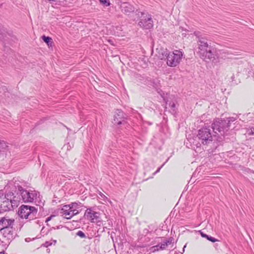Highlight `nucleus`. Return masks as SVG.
<instances>
[{
	"label": "nucleus",
	"instance_id": "nucleus-7",
	"mask_svg": "<svg viewBox=\"0 0 254 254\" xmlns=\"http://www.w3.org/2000/svg\"><path fill=\"white\" fill-rule=\"evenodd\" d=\"M18 190L21 196L22 199L24 202H32L36 199L38 192L35 190H27L24 189L21 186H18Z\"/></svg>",
	"mask_w": 254,
	"mask_h": 254
},
{
	"label": "nucleus",
	"instance_id": "nucleus-30",
	"mask_svg": "<svg viewBox=\"0 0 254 254\" xmlns=\"http://www.w3.org/2000/svg\"><path fill=\"white\" fill-rule=\"evenodd\" d=\"M186 246H184V248H183V251H184V249L186 248Z\"/></svg>",
	"mask_w": 254,
	"mask_h": 254
},
{
	"label": "nucleus",
	"instance_id": "nucleus-5",
	"mask_svg": "<svg viewBox=\"0 0 254 254\" xmlns=\"http://www.w3.org/2000/svg\"><path fill=\"white\" fill-rule=\"evenodd\" d=\"M183 54L180 50H174L173 52H169L166 59L167 64L170 67L177 66L181 62Z\"/></svg>",
	"mask_w": 254,
	"mask_h": 254
},
{
	"label": "nucleus",
	"instance_id": "nucleus-28",
	"mask_svg": "<svg viewBox=\"0 0 254 254\" xmlns=\"http://www.w3.org/2000/svg\"><path fill=\"white\" fill-rule=\"evenodd\" d=\"M51 217H48V218L47 219V221H48L50 220H51Z\"/></svg>",
	"mask_w": 254,
	"mask_h": 254
},
{
	"label": "nucleus",
	"instance_id": "nucleus-16",
	"mask_svg": "<svg viewBox=\"0 0 254 254\" xmlns=\"http://www.w3.org/2000/svg\"><path fill=\"white\" fill-rule=\"evenodd\" d=\"M8 147L4 141L0 139V159H3L6 157Z\"/></svg>",
	"mask_w": 254,
	"mask_h": 254
},
{
	"label": "nucleus",
	"instance_id": "nucleus-26",
	"mask_svg": "<svg viewBox=\"0 0 254 254\" xmlns=\"http://www.w3.org/2000/svg\"><path fill=\"white\" fill-rule=\"evenodd\" d=\"M51 245V244H49V242H47L45 243V244H44V246L46 247H47L48 246H50Z\"/></svg>",
	"mask_w": 254,
	"mask_h": 254
},
{
	"label": "nucleus",
	"instance_id": "nucleus-23",
	"mask_svg": "<svg viewBox=\"0 0 254 254\" xmlns=\"http://www.w3.org/2000/svg\"><path fill=\"white\" fill-rule=\"evenodd\" d=\"M159 246H160V244H158V245H156V246H155L154 247H153L152 248V252H155V251H159V250H161V249H159Z\"/></svg>",
	"mask_w": 254,
	"mask_h": 254
},
{
	"label": "nucleus",
	"instance_id": "nucleus-2",
	"mask_svg": "<svg viewBox=\"0 0 254 254\" xmlns=\"http://www.w3.org/2000/svg\"><path fill=\"white\" fill-rule=\"evenodd\" d=\"M234 121V118H228L226 120L217 119L212 124V127L215 133H219L222 135L228 130L230 122Z\"/></svg>",
	"mask_w": 254,
	"mask_h": 254
},
{
	"label": "nucleus",
	"instance_id": "nucleus-1",
	"mask_svg": "<svg viewBox=\"0 0 254 254\" xmlns=\"http://www.w3.org/2000/svg\"><path fill=\"white\" fill-rule=\"evenodd\" d=\"M194 34L197 37V52L200 58L202 60H211L214 58V54L212 47L208 43V40L205 37L200 35L199 32H194Z\"/></svg>",
	"mask_w": 254,
	"mask_h": 254
},
{
	"label": "nucleus",
	"instance_id": "nucleus-22",
	"mask_svg": "<svg viewBox=\"0 0 254 254\" xmlns=\"http://www.w3.org/2000/svg\"><path fill=\"white\" fill-rule=\"evenodd\" d=\"M76 235L82 238L86 237L85 234L81 231H79L77 232Z\"/></svg>",
	"mask_w": 254,
	"mask_h": 254
},
{
	"label": "nucleus",
	"instance_id": "nucleus-27",
	"mask_svg": "<svg viewBox=\"0 0 254 254\" xmlns=\"http://www.w3.org/2000/svg\"><path fill=\"white\" fill-rule=\"evenodd\" d=\"M160 169H161V167H160V168H159L157 169V170L155 172V174L157 173L158 172H159L160 171Z\"/></svg>",
	"mask_w": 254,
	"mask_h": 254
},
{
	"label": "nucleus",
	"instance_id": "nucleus-29",
	"mask_svg": "<svg viewBox=\"0 0 254 254\" xmlns=\"http://www.w3.org/2000/svg\"><path fill=\"white\" fill-rule=\"evenodd\" d=\"M100 195H101V196H102V197H103V196L105 197V196L103 194H100Z\"/></svg>",
	"mask_w": 254,
	"mask_h": 254
},
{
	"label": "nucleus",
	"instance_id": "nucleus-25",
	"mask_svg": "<svg viewBox=\"0 0 254 254\" xmlns=\"http://www.w3.org/2000/svg\"><path fill=\"white\" fill-rule=\"evenodd\" d=\"M200 234H201V236H202V237H204V238H207L208 235H207L206 234H205L203 233H202V232H200Z\"/></svg>",
	"mask_w": 254,
	"mask_h": 254
},
{
	"label": "nucleus",
	"instance_id": "nucleus-11",
	"mask_svg": "<svg viewBox=\"0 0 254 254\" xmlns=\"http://www.w3.org/2000/svg\"><path fill=\"white\" fill-rule=\"evenodd\" d=\"M125 115L121 110H117L114 115V123L118 125L126 123Z\"/></svg>",
	"mask_w": 254,
	"mask_h": 254
},
{
	"label": "nucleus",
	"instance_id": "nucleus-32",
	"mask_svg": "<svg viewBox=\"0 0 254 254\" xmlns=\"http://www.w3.org/2000/svg\"><path fill=\"white\" fill-rule=\"evenodd\" d=\"M0 254H1V253H0Z\"/></svg>",
	"mask_w": 254,
	"mask_h": 254
},
{
	"label": "nucleus",
	"instance_id": "nucleus-9",
	"mask_svg": "<svg viewBox=\"0 0 254 254\" xmlns=\"http://www.w3.org/2000/svg\"><path fill=\"white\" fill-rule=\"evenodd\" d=\"M15 220L5 216L0 218V230L13 227Z\"/></svg>",
	"mask_w": 254,
	"mask_h": 254
},
{
	"label": "nucleus",
	"instance_id": "nucleus-31",
	"mask_svg": "<svg viewBox=\"0 0 254 254\" xmlns=\"http://www.w3.org/2000/svg\"><path fill=\"white\" fill-rule=\"evenodd\" d=\"M49 1H54V0H49Z\"/></svg>",
	"mask_w": 254,
	"mask_h": 254
},
{
	"label": "nucleus",
	"instance_id": "nucleus-17",
	"mask_svg": "<svg viewBox=\"0 0 254 254\" xmlns=\"http://www.w3.org/2000/svg\"><path fill=\"white\" fill-rule=\"evenodd\" d=\"M172 239L170 238L169 240H166L165 242H163V243L160 244V246H159V249H161V250H165L169 245L172 244Z\"/></svg>",
	"mask_w": 254,
	"mask_h": 254
},
{
	"label": "nucleus",
	"instance_id": "nucleus-4",
	"mask_svg": "<svg viewBox=\"0 0 254 254\" xmlns=\"http://www.w3.org/2000/svg\"><path fill=\"white\" fill-rule=\"evenodd\" d=\"M6 200L3 202L1 209L3 211L9 210L14 207H17L20 201L17 197L14 195V193L10 192L5 194Z\"/></svg>",
	"mask_w": 254,
	"mask_h": 254
},
{
	"label": "nucleus",
	"instance_id": "nucleus-8",
	"mask_svg": "<svg viewBox=\"0 0 254 254\" xmlns=\"http://www.w3.org/2000/svg\"><path fill=\"white\" fill-rule=\"evenodd\" d=\"M197 137L204 145H207L212 141V136L209 128L203 127L199 129Z\"/></svg>",
	"mask_w": 254,
	"mask_h": 254
},
{
	"label": "nucleus",
	"instance_id": "nucleus-13",
	"mask_svg": "<svg viewBox=\"0 0 254 254\" xmlns=\"http://www.w3.org/2000/svg\"><path fill=\"white\" fill-rule=\"evenodd\" d=\"M139 25L144 29H150L153 26V22L150 16L142 19L139 22Z\"/></svg>",
	"mask_w": 254,
	"mask_h": 254
},
{
	"label": "nucleus",
	"instance_id": "nucleus-6",
	"mask_svg": "<svg viewBox=\"0 0 254 254\" xmlns=\"http://www.w3.org/2000/svg\"><path fill=\"white\" fill-rule=\"evenodd\" d=\"M37 213V210L34 206L22 205L19 208L18 215L22 218L33 219Z\"/></svg>",
	"mask_w": 254,
	"mask_h": 254
},
{
	"label": "nucleus",
	"instance_id": "nucleus-12",
	"mask_svg": "<svg viewBox=\"0 0 254 254\" xmlns=\"http://www.w3.org/2000/svg\"><path fill=\"white\" fill-rule=\"evenodd\" d=\"M169 53L166 48L158 47L156 49L155 55L160 60H166Z\"/></svg>",
	"mask_w": 254,
	"mask_h": 254
},
{
	"label": "nucleus",
	"instance_id": "nucleus-15",
	"mask_svg": "<svg viewBox=\"0 0 254 254\" xmlns=\"http://www.w3.org/2000/svg\"><path fill=\"white\" fill-rule=\"evenodd\" d=\"M120 7L122 11L126 14H129L134 10L133 6L127 2L122 3Z\"/></svg>",
	"mask_w": 254,
	"mask_h": 254
},
{
	"label": "nucleus",
	"instance_id": "nucleus-20",
	"mask_svg": "<svg viewBox=\"0 0 254 254\" xmlns=\"http://www.w3.org/2000/svg\"><path fill=\"white\" fill-rule=\"evenodd\" d=\"M169 107H171L172 111L174 112H175L176 107V103L175 102H172L169 104Z\"/></svg>",
	"mask_w": 254,
	"mask_h": 254
},
{
	"label": "nucleus",
	"instance_id": "nucleus-19",
	"mask_svg": "<svg viewBox=\"0 0 254 254\" xmlns=\"http://www.w3.org/2000/svg\"><path fill=\"white\" fill-rule=\"evenodd\" d=\"M100 3L105 6H109L111 3L109 0H99Z\"/></svg>",
	"mask_w": 254,
	"mask_h": 254
},
{
	"label": "nucleus",
	"instance_id": "nucleus-10",
	"mask_svg": "<svg viewBox=\"0 0 254 254\" xmlns=\"http://www.w3.org/2000/svg\"><path fill=\"white\" fill-rule=\"evenodd\" d=\"M84 216L92 223L97 222L99 218V213L93 211L91 208L87 209L85 211Z\"/></svg>",
	"mask_w": 254,
	"mask_h": 254
},
{
	"label": "nucleus",
	"instance_id": "nucleus-24",
	"mask_svg": "<svg viewBox=\"0 0 254 254\" xmlns=\"http://www.w3.org/2000/svg\"><path fill=\"white\" fill-rule=\"evenodd\" d=\"M207 239L212 242H215L217 241L215 238L212 237H209L208 236H207Z\"/></svg>",
	"mask_w": 254,
	"mask_h": 254
},
{
	"label": "nucleus",
	"instance_id": "nucleus-3",
	"mask_svg": "<svg viewBox=\"0 0 254 254\" xmlns=\"http://www.w3.org/2000/svg\"><path fill=\"white\" fill-rule=\"evenodd\" d=\"M81 203L73 202L68 205H64L60 210V213L67 219L78 214L81 211Z\"/></svg>",
	"mask_w": 254,
	"mask_h": 254
},
{
	"label": "nucleus",
	"instance_id": "nucleus-14",
	"mask_svg": "<svg viewBox=\"0 0 254 254\" xmlns=\"http://www.w3.org/2000/svg\"><path fill=\"white\" fill-rule=\"evenodd\" d=\"M14 228L13 227L0 230V232L3 236L6 238L7 240L11 241L14 237Z\"/></svg>",
	"mask_w": 254,
	"mask_h": 254
},
{
	"label": "nucleus",
	"instance_id": "nucleus-18",
	"mask_svg": "<svg viewBox=\"0 0 254 254\" xmlns=\"http://www.w3.org/2000/svg\"><path fill=\"white\" fill-rule=\"evenodd\" d=\"M42 38V39L43 40V41L45 43H46L48 45H49L50 44L51 45L52 43L51 38H50L49 37H46L44 35L43 36Z\"/></svg>",
	"mask_w": 254,
	"mask_h": 254
},
{
	"label": "nucleus",
	"instance_id": "nucleus-21",
	"mask_svg": "<svg viewBox=\"0 0 254 254\" xmlns=\"http://www.w3.org/2000/svg\"><path fill=\"white\" fill-rule=\"evenodd\" d=\"M6 199V197H5V195H3V194H0V208H1V206H2V204H3V202H4V201Z\"/></svg>",
	"mask_w": 254,
	"mask_h": 254
}]
</instances>
